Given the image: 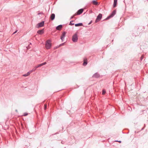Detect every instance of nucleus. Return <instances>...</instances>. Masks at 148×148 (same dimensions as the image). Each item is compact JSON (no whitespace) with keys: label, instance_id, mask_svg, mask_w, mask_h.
<instances>
[{"label":"nucleus","instance_id":"1","mask_svg":"<svg viewBox=\"0 0 148 148\" xmlns=\"http://www.w3.org/2000/svg\"><path fill=\"white\" fill-rule=\"evenodd\" d=\"M51 41L50 40L47 41L46 43L45 44V47L47 49H50L51 47Z\"/></svg>","mask_w":148,"mask_h":148},{"label":"nucleus","instance_id":"2","mask_svg":"<svg viewBox=\"0 0 148 148\" xmlns=\"http://www.w3.org/2000/svg\"><path fill=\"white\" fill-rule=\"evenodd\" d=\"M78 36L77 34L75 33L72 36V40L74 42H76L78 40Z\"/></svg>","mask_w":148,"mask_h":148},{"label":"nucleus","instance_id":"3","mask_svg":"<svg viewBox=\"0 0 148 148\" xmlns=\"http://www.w3.org/2000/svg\"><path fill=\"white\" fill-rule=\"evenodd\" d=\"M102 14H99L97 16V18L95 21V22L97 23L100 21L102 17Z\"/></svg>","mask_w":148,"mask_h":148},{"label":"nucleus","instance_id":"4","mask_svg":"<svg viewBox=\"0 0 148 148\" xmlns=\"http://www.w3.org/2000/svg\"><path fill=\"white\" fill-rule=\"evenodd\" d=\"M44 21H42L40 23L37 24V27L39 28L40 27H42L44 26Z\"/></svg>","mask_w":148,"mask_h":148},{"label":"nucleus","instance_id":"5","mask_svg":"<svg viewBox=\"0 0 148 148\" xmlns=\"http://www.w3.org/2000/svg\"><path fill=\"white\" fill-rule=\"evenodd\" d=\"M116 13V11L115 10H114L112 13V14L109 16L106 19H108L110 18L113 17L115 14Z\"/></svg>","mask_w":148,"mask_h":148},{"label":"nucleus","instance_id":"6","mask_svg":"<svg viewBox=\"0 0 148 148\" xmlns=\"http://www.w3.org/2000/svg\"><path fill=\"white\" fill-rule=\"evenodd\" d=\"M66 34V33L65 32H64L62 33V34L61 36V39L62 41H63L64 39V38Z\"/></svg>","mask_w":148,"mask_h":148},{"label":"nucleus","instance_id":"7","mask_svg":"<svg viewBox=\"0 0 148 148\" xmlns=\"http://www.w3.org/2000/svg\"><path fill=\"white\" fill-rule=\"evenodd\" d=\"M83 9H81L79 10L77 12V15H79L82 13L83 12Z\"/></svg>","mask_w":148,"mask_h":148},{"label":"nucleus","instance_id":"8","mask_svg":"<svg viewBox=\"0 0 148 148\" xmlns=\"http://www.w3.org/2000/svg\"><path fill=\"white\" fill-rule=\"evenodd\" d=\"M37 33L39 34H41L44 33V29H42L40 30H39L37 32Z\"/></svg>","mask_w":148,"mask_h":148},{"label":"nucleus","instance_id":"9","mask_svg":"<svg viewBox=\"0 0 148 148\" xmlns=\"http://www.w3.org/2000/svg\"><path fill=\"white\" fill-rule=\"evenodd\" d=\"M117 0H114L113 4V7L114 8H115L116 6L117 3Z\"/></svg>","mask_w":148,"mask_h":148},{"label":"nucleus","instance_id":"10","mask_svg":"<svg viewBox=\"0 0 148 148\" xmlns=\"http://www.w3.org/2000/svg\"><path fill=\"white\" fill-rule=\"evenodd\" d=\"M55 17V15L54 14H52L50 18L51 20H53Z\"/></svg>","mask_w":148,"mask_h":148},{"label":"nucleus","instance_id":"11","mask_svg":"<svg viewBox=\"0 0 148 148\" xmlns=\"http://www.w3.org/2000/svg\"><path fill=\"white\" fill-rule=\"evenodd\" d=\"M87 59L86 58L84 59L83 65L84 66H86L87 64Z\"/></svg>","mask_w":148,"mask_h":148},{"label":"nucleus","instance_id":"12","mask_svg":"<svg viewBox=\"0 0 148 148\" xmlns=\"http://www.w3.org/2000/svg\"><path fill=\"white\" fill-rule=\"evenodd\" d=\"M62 27V25H60L57 26L56 28V29L58 30H60L61 29Z\"/></svg>","mask_w":148,"mask_h":148},{"label":"nucleus","instance_id":"13","mask_svg":"<svg viewBox=\"0 0 148 148\" xmlns=\"http://www.w3.org/2000/svg\"><path fill=\"white\" fill-rule=\"evenodd\" d=\"M31 73L29 71L28 72H27L26 74H25L23 75V76L24 77H26L29 76L30 74Z\"/></svg>","mask_w":148,"mask_h":148},{"label":"nucleus","instance_id":"14","mask_svg":"<svg viewBox=\"0 0 148 148\" xmlns=\"http://www.w3.org/2000/svg\"><path fill=\"white\" fill-rule=\"evenodd\" d=\"M92 3L95 5H98V2L96 1H92Z\"/></svg>","mask_w":148,"mask_h":148},{"label":"nucleus","instance_id":"15","mask_svg":"<svg viewBox=\"0 0 148 148\" xmlns=\"http://www.w3.org/2000/svg\"><path fill=\"white\" fill-rule=\"evenodd\" d=\"M82 23H79L78 24H75V26L76 27H78L79 26H82Z\"/></svg>","mask_w":148,"mask_h":148},{"label":"nucleus","instance_id":"16","mask_svg":"<svg viewBox=\"0 0 148 148\" xmlns=\"http://www.w3.org/2000/svg\"><path fill=\"white\" fill-rule=\"evenodd\" d=\"M106 92V91L105 90L103 89L102 90V94L103 95H104Z\"/></svg>","mask_w":148,"mask_h":148},{"label":"nucleus","instance_id":"17","mask_svg":"<svg viewBox=\"0 0 148 148\" xmlns=\"http://www.w3.org/2000/svg\"><path fill=\"white\" fill-rule=\"evenodd\" d=\"M42 66V65L41 64H39V65H38V66H36V69L38 67H40Z\"/></svg>","mask_w":148,"mask_h":148},{"label":"nucleus","instance_id":"18","mask_svg":"<svg viewBox=\"0 0 148 148\" xmlns=\"http://www.w3.org/2000/svg\"><path fill=\"white\" fill-rule=\"evenodd\" d=\"M36 67H35V68H34V69H33L32 70L30 71H29V72H30L31 73L32 72L36 70Z\"/></svg>","mask_w":148,"mask_h":148},{"label":"nucleus","instance_id":"19","mask_svg":"<svg viewBox=\"0 0 148 148\" xmlns=\"http://www.w3.org/2000/svg\"><path fill=\"white\" fill-rule=\"evenodd\" d=\"M73 21H71L69 24L71 25H74V23H73Z\"/></svg>","mask_w":148,"mask_h":148},{"label":"nucleus","instance_id":"20","mask_svg":"<svg viewBox=\"0 0 148 148\" xmlns=\"http://www.w3.org/2000/svg\"><path fill=\"white\" fill-rule=\"evenodd\" d=\"M46 64V62H44L42 63L41 64L42 65V66L43 65H45Z\"/></svg>","mask_w":148,"mask_h":148},{"label":"nucleus","instance_id":"21","mask_svg":"<svg viewBox=\"0 0 148 148\" xmlns=\"http://www.w3.org/2000/svg\"><path fill=\"white\" fill-rule=\"evenodd\" d=\"M44 106H45V109H46L47 107V105L46 104H45Z\"/></svg>","mask_w":148,"mask_h":148},{"label":"nucleus","instance_id":"22","mask_svg":"<svg viewBox=\"0 0 148 148\" xmlns=\"http://www.w3.org/2000/svg\"><path fill=\"white\" fill-rule=\"evenodd\" d=\"M76 15V14H75L74 15L71 17V18H73V17L75 16Z\"/></svg>","mask_w":148,"mask_h":148},{"label":"nucleus","instance_id":"23","mask_svg":"<svg viewBox=\"0 0 148 148\" xmlns=\"http://www.w3.org/2000/svg\"><path fill=\"white\" fill-rule=\"evenodd\" d=\"M27 115V113H25L24 114V116H26Z\"/></svg>","mask_w":148,"mask_h":148},{"label":"nucleus","instance_id":"24","mask_svg":"<svg viewBox=\"0 0 148 148\" xmlns=\"http://www.w3.org/2000/svg\"><path fill=\"white\" fill-rule=\"evenodd\" d=\"M17 32V31H16L13 34H14L15 33H16Z\"/></svg>","mask_w":148,"mask_h":148}]
</instances>
